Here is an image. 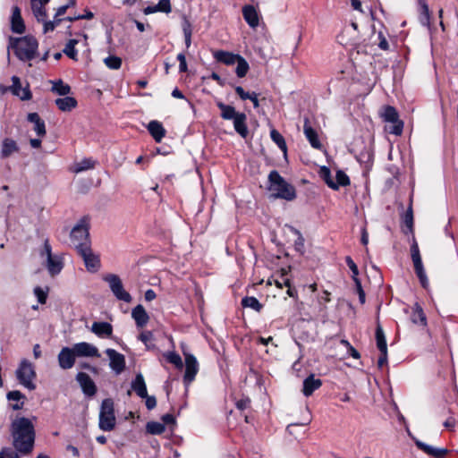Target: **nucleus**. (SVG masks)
Returning <instances> with one entry per match:
<instances>
[{"instance_id": "nucleus-5", "label": "nucleus", "mask_w": 458, "mask_h": 458, "mask_svg": "<svg viewBox=\"0 0 458 458\" xmlns=\"http://www.w3.org/2000/svg\"><path fill=\"white\" fill-rule=\"evenodd\" d=\"M15 374L18 381L23 386L29 390H34L36 388V385L33 382L36 377V372L30 361L23 359L21 361Z\"/></svg>"}, {"instance_id": "nucleus-23", "label": "nucleus", "mask_w": 458, "mask_h": 458, "mask_svg": "<svg viewBox=\"0 0 458 458\" xmlns=\"http://www.w3.org/2000/svg\"><path fill=\"white\" fill-rule=\"evenodd\" d=\"M172 11L171 2L170 0H159V2L155 5H148L143 9V13L146 15L155 13H170Z\"/></svg>"}, {"instance_id": "nucleus-4", "label": "nucleus", "mask_w": 458, "mask_h": 458, "mask_svg": "<svg viewBox=\"0 0 458 458\" xmlns=\"http://www.w3.org/2000/svg\"><path fill=\"white\" fill-rule=\"evenodd\" d=\"M115 415L114 401L111 398H106L102 401L99 411L98 426L104 431H111L115 427Z\"/></svg>"}, {"instance_id": "nucleus-13", "label": "nucleus", "mask_w": 458, "mask_h": 458, "mask_svg": "<svg viewBox=\"0 0 458 458\" xmlns=\"http://www.w3.org/2000/svg\"><path fill=\"white\" fill-rule=\"evenodd\" d=\"M76 357L73 347H63L57 356L60 368L63 369H72L75 364Z\"/></svg>"}, {"instance_id": "nucleus-46", "label": "nucleus", "mask_w": 458, "mask_h": 458, "mask_svg": "<svg viewBox=\"0 0 458 458\" xmlns=\"http://www.w3.org/2000/svg\"><path fill=\"white\" fill-rule=\"evenodd\" d=\"M146 428L147 431L152 435H160L165 430V425L157 421L148 422Z\"/></svg>"}, {"instance_id": "nucleus-60", "label": "nucleus", "mask_w": 458, "mask_h": 458, "mask_svg": "<svg viewBox=\"0 0 458 458\" xmlns=\"http://www.w3.org/2000/svg\"><path fill=\"white\" fill-rule=\"evenodd\" d=\"M378 47L382 50H387L389 48V44L382 32L378 33Z\"/></svg>"}, {"instance_id": "nucleus-56", "label": "nucleus", "mask_w": 458, "mask_h": 458, "mask_svg": "<svg viewBox=\"0 0 458 458\" xmlns=\"http://www.w3.org/2000/svg\"><path fill=\"white\" fill-rule=\"evenodd\" d=\"M145 399V404L148 410H153L157 405V400L156 397L153 395H148L147 394L146 397H143Z\"/></svg>"}, {"instance_id": "nucleus-16", "label": "nucleus", "mask_w": 458, "mask_h": 458, "mask_svg": "<svg viewBox=\"0 0 458 458\" xmlns=\"http://www.w3.org/2000/svg\"><path fill=\"white\" fill-rule=\"evenodd\" d=\"M11 30L17 34H22L25 31V24L21 17V9L17 5L12 8Z\"/></svg>"}, {"instance_id": "nucleus-27", "label": "nucleus", "mask_w": 458, "mask_h": 458, "mask_svg": "<svg viewBox=\"0 0 458 458\" xmlns=\"http://www.w3.org/2000/svg\"><path fill=\"white\" fill-rule=\"evenodd\" d=\"M18 151H19V147L14 140L10 139V138H5L2 141L1 153H0L1 158H3V159L7 158L12 154L18 152Z\"/></svg>"}, {"instance_id": "nucleus-57", "label": "nucleus", "mask_w": 458, "mask_h": 458, "mask_svg": "<svg viewBox=\"0 0 458 458\" xmlns=\"http://www.w3.org/2000/svg\"><path fill=\"white\" fill-rule=\"evenodd\" d=\"M394 125L390 130V133L394 135H401L403 132V123L402 121H398L396 123H393Z\"/></svg>"}, {"instance_id": "nucleus-52", "label": "nucleus", "mask_w": 458, "mask_h": 458, "mask_svg": "<svg viewBox=\"0 0 458 458\" xmlns=\"http://www.w3.org/2000/svg\"><path fill=\"white\" fill-rule=\"evenodd\" d=\"M1 454H3L4 458H20V456H22L18 450L11 447L2 448Z\"/></svg>"}, {"instance_id": "nucleus-49", "label": "nucleus", "mask_w": 458, "mask_h": 458, "mask_svg": "<svg viewBox=\"0 0 458 458\" xmlns=\"http://www.w3.org/2000/svg\"><path fill=\"white\" fill-rule=\"evenodd\" d=\"M64 19H61L60 16H56V14L55 15L54 17V20L53 21H46L43 22V30H44V33H47L48 31H53L55 30V28L56 26H58L61 21H63Z\"/></svg>"}, {"instance_id": "nucleus-6", "label": "nucleus", "mask_w": 458, "mask_h": 458, "mask_svg": "<svg viewBox=\"0 0 458 458\" xmlns=\"http://www.w3.org/2000/svg\"><path fill=\"white\" fill-rule=\"evenodd\" d=\"M103 280L108 284V286L118 301L130 303L132 301L131 295L125 291L121 278L115 274H107L103 276Z\"/></svg>"}, {"instance_id": "nucleus-34", "label": "nucleus", "mask_w": 458, "mask_h": 458, "mask_svg": "<svg viewBox=\"0 0 458 458\" xmlns=\"http://www.w3.org/2000/svg\"><path fill=\"white\" fill-rule=\"evenodd\" d=\"M411 319L412 323L420 325V326H426L427 325V318L423 311V309L419 303H416L414 307L412 308Z\"/></svg>"}, {"instance_id": "nucleus-58", "label": "nucleus", "mask_w": 458, "mask_h": 458, "mask_svg": "<svg viewBox=\"0 0 458 458\" xmlns=\"http://www.w3.org/2000/svg\"><path fill=\"white\" fill-rule=\"evenodd\" d=\"M411 259L412 261L414 259H418L420 257V250H419V246H418V243L416 242L415 240H413V242L411 246Z\"/></svg>"}, {"instance_id": "nucleus-36", "label": "nucleus", "mask_w": 458, "mask_h": 458, "mask_svg": "<svg viewBox=\"0 0 458 458\" xmlns=\"http://www.w3.org/2000/svg\"><path fill=\"white\" fill-rule=\"evenodd\" d=\"M31 9L38 21L44 22L47 19V12L39 0H30Z\"/></svg>"}, {"instance_id": "nucleus-61", "label": "nucleus", "mask_w": 458, "mask_h": 458, "mask_svg": "<svg viewBox=\"0 0 458 458\" xmlns=\"http://www.w3.org/2000/svg\"><path fill=\"white\" fill-rule=\"evenodd\" d=\"M234 89H235V92L237 93V95L240 97V98L242 100H246V99H248V98H250V92L245 91L242 87L236 86L234 88Z\"/></svg>"}, {"instance_id": "nucleus-32", "label": "nucleus", "mask_w": 458, "mask_h": 458, "mask_svg": "<svg viewBox=\"0 0 458 458\" xmlns=\"http://www.w3.org/2000/svg\"><path fill=\"white\" fill-rule=\"evenodd\" d=\"M216 106L221 111L220 116L224 120H233L240 112H237L233 106L226 105L221 101L216 102Z\"/></svg>"}, {"instance_id": "nucleus-10", "label": "nucleus", "mask_w": 458, "mask_h": 458, "mask_svg": "<svg viewBox=\"0 0 458 458\" xmlns=\"http://www.w3.org/2000/svg\"><path fill=\"white\" fill-rule=\"evenodd\" d=\"M79 246L80 250H78V252L83 259L87 270L89 272L98 271L100 267V260L98 257L92 253L89 246H86L81 243Z\"/></svg>"}, {"instance_id": "nucleus-37", "label": "nucleus", "mask_w": 458, "mask_h": 458, "mask_svg": "<svg viewBox=\"0 0 458 458\" xmlns=\"http://www.w3.org/2000/svg\"><path fill=\"white\" fill-rule=\"evenodd\" d=\"M377 346L380 352L387 351L386 340L382 327L378 324L376 328Z\"/></svg>"}, {"instance_id": "nucleus-41", "label": "nucleus", "mask_w": 458, "mask_h": 458, "mask_svg": "<svg viewBox=\"0 0 458 458\" xmlns=\"http://www.w3.org/2000/svg\"><path fill=\"white\" fill-rule=\"evenodd\" d=\"M52 91L60 96H67L71 91V87L64 83L62 80L53 81Z\"/></svg>"}, {"instance_id": "nucleus-12", "label": "nucleus", "mask_w": 458, "mask_h": 458, "mask_svg": "<svg viewBox=\"0 0 458 458\" xmlns=\"http://www.w3.org/2000/svg\"><path fill=\"white\" fill-rule=\"evenodd\" d=\"M76 381L80 385L82 393L87 397H93L97 393V386L91 377L85 372H79L76 375Z\"/></svg>"}, {"instance_id": "nucleus-9", "label": "nucleus", "mask_w": 458, "mask_h": 458, "mask_svg": "<svg viewBox=\"0 0 458 458\" xmlns=\"http://www.w3.org/2000/svg\"><path fill=\"white\" fill-rule=\"evenodd\" d=\"M184 361H185V372L183 375V384L186 387H188L195 379L196 375L199 372V362L196 357L189 352H186L185 350H182Z\"/></svg>"}, {"instance_id": "nucleus-14", "label": "nucleus", "mask_w": 458, "mask_h": 458, "mask_svg": "<svg viewBox=\"0 0 458 458\" xmlns=\"http://www.w3.org/2000/svg\"><path fill=\"white\" fill-rule=\"evenodd\" d=\"M77 357H100L98 349L87 342H81L72 345Z\"/></svg>"}, {"instance_id": "nucleus-35", "label": "nucleus", "mask_w": 458, "mask_h": 458, "mask_svg": "<svg viewBox=\"0 0 458 458\" xmlns=\"http://www.w3.org/2000/svg\"><path fill=\"white\" fill-rule=\"evenodd\" d=\"M403 232L405 234L413 233V212L411 202L410 203L403 217Z\"/></svg>"}, {"instance_id": "nucleus-39", "label": "nucleus", "mask_w": 458, "mask_h": 458, "mask_svg": "<svg viewBox=\"0 0 458 458\" xmlns=\"http://www.w3.org/2000/svg\"><path fill=\"white\" fill-rule=\"evenodd\" d=\"M270 138L271 140L277 145V147L284 153L287 152V146L283 135L276 131V129H272L270 131Z\"/></svg>"}, {"instance_id": "nucleus-63", "label": "nucleus", "mask_w": 458, "mask_h": 458, "mask_svg": "<svg viewBox=\"0 0 458 458\" xmlns=\"http://www.w3.org/2000/svg\"><path fill=\"white\" fill-rule=\"evenodd\" d=\"M162 421H163V424H174L175 423V418L174 417V415L170 414V413H166L165 415L162 416Z\"/></svg>"}, {"instance_id": "nucleus-45", "label": "nucleus", "mask_w": 458, "mask_h": 458, "mask_svg": "<svg viewBox=\"0 0 458 458\" xmlns=\"http://www.w3.org/2000/svg\"><path fill=\"white\" fill-rule=\"evenodd\" d=\"M77 44V39H70L64 48V53L72 60H77L78 52L75 48Z\"/></svg>"}, {"instance_id": "nucleus-8", "label": "nucleus", "mask_w": 458, "mask_h": 458, "mask_svg": "<svg viewBox=\"0 0 458 458\" xmlns=\"http://www.w3.org/2000/svg\"><path fill=\"white\" fill-rule=\"evenodd\" d=\"M40 255L41 257H46V267L51 276H56L62 271L64 267L62 259L58 255H53L52 247L48 240L44 242Z\"/></svg>"}, {"instance_id": "nucleus-64", "label": "nucleus", "mask_w": 458, "mask_h": 458, "mask_svg": "<svg viewBox=\"0 0 458 458\" xmlns=\"http://www.w3.org/2000/svg\"><path fill=\"white\" fill-rule=\"evenodd\" d=\"M412 262L414 265L415 273H421V271H424L421 258H420L418 259H414Z\"/></svg>"}, {"instance_id": "nucleus-7", "label": "nucleus", "mask_w": 458, "mask_h": 458, "mask_svg": "<svg viewBox=\"0 0 458 458\" xmlns=\"http://www.w3.org/2000/svg\"><path fill=\"white\" fill-rule=\"evenodd\" d=\"M89 218L84 216L80 219L78 224L72 228L71 232V241L77 250H80L79 245L81 243L89 246Z\"/></svg>"}, {"instance_id": "nucleus-30", "label": "nucleus", "mask_w": 458, "mask_h": 458, "mask_svg": "<svg viewBox=\"0 0 458 458\" xmlns=\"http://www.w3.org/2000/svg\"><path fill=\"white\" fill-rule=\"evenodd\" d=\"M97 161L91 157L83 158L81 161L75 163L72 167V172L80 174L84 171L95 168Z\"/></svg>"}, {"instance_id": "nucleus-3", "label": "nucleus", "mask_w": 458, "mask_h": 458, "mask_svg": "<svg viewBox=\"0 0 458 458\" xmlns=\"http://www.w3.org/2000/svg\"><path fill=\"white\" fill-rule=\"evenodd\" d=\"M11 40L14 53L20 60L26 62L35 58L38 44L33 36L27 35Z\"/></svg>"}, {"instance_id": "nucleus-43", "label": "nucleus", "mask_w": 458, "mask_h": 458, "mask_svg": "<svg viewBox=\"0 0 458 458\" xmlns=\"http://www.w3.org/2000/svg\"><path fill=\"white\" fill-rule=\"evenodd\" d=\"M235 64H237L236 69H235L236 75L239 78H243L247 74V72L250 69L249 64L241 55L239 56V58L237 59V62H235Z\"/></svg>"}, {"instance_id": "nucleus-22", "label": "nucleus", "mask_w": 458, "mask_h": 458, "mask_svg": "<svg viewBox=\"0 0 458 458\" xmlns=\"http://www.w3.org/2000/svg\"><path fill=\"white\" fill-rule=\"evenodd\" d=\"M91 331L98 337H110L113 334V327L108 322H94L91 326Z\"/></svg>"}, {"instance_id": "nucleus-2", "label": "nucleus", "mask_w": 458, "mask_h": 458, "mask_svg": "<svg viewBox=\"0 0 458 458\" xmlns=\"http://www.w3.org/2000/svg\"><path fill=\"white\" fill-rule=\"evenodd\" d=\"M269 191L275 199H282L292 201L296 198L295 188L287 182L276 170H273L268 174Z\"/></svg>"}, {"instance_id": "nucleus-44", "label": "nucleus", "mask_w": 458, "mask_h": 458, "mask_svg": "<svg viewBox=\"0 0 458 458\" xmlns=\"http://www.w3.org/2000/svg\"><path fill=\"white\" fill-rule=\"evenodd\" d=\"M165 359L171 364L174 365L177 369H182L183 366L181 356L175 352H166L163 354Z\"/></svg>"}, {"instance_id": "nucleus-55", "label": "nucleus", "mask_w": 458, "mask_h": 458, "mask_svg": "<svg viewBox=\"0 0 458 458\" xmlns=\"http://www.w3.org/2000/svg\"><path fill=\"white\" fill-rule=\"evenodd\" d=\"M177 60L179 61V72H187V64H186L185 55L183 53H179L177 55Z\"/></svg>"}, {"instance_id": "nucleus-47", "label": "nucleus", "mask_w": 458, "mask_h": 458, "mask_svg": "<svg viewBox=\"0 0 458 458\" xmlns=\"http://www.w3.org/2000/svg\"><path fill=\"white\" fill-rule=\"evenodd\" d=\"M334 184H336L338 190L340 186L349 185L350 179L344 171L338 170L335 174V180H334Z\"/></svg>"}, {"instance_id": "nucleus-1", "label": "nucleus", "mask_w": 458, "mask_h": 458, "mask_svg": "<svg viewBox=\"0 0 458 458\" xmlns=\"http://www.w3.org/2000/svg\"><path fill=\"white\" fill-rule=\"evenodd\" d=\"M10 432L13 448L21 455L30 454L35 443V428L32 421L25 417H17L11 423Z\"/></svg>"}, {"instance_id": "nucleus-19", "label": "nucleus", "mask_w": 458, "mask_h": 458, "mask_svg": "<svg viewBox=\"0 0 458 458\" xmlns=\"http://www.w3.org/2000/svg\"><path fill=\"white\" fill-rule=\"evenodd\" d=\"M131 317L135 321L137 327L142 328L144 327L149 319V317L145 310L144 307L140 304L137 305L131 310Z\"/></svg>"}, {"instance_id": "nucleus-42", "label": "nucleus", "mask_w": 458, "mask_h": 458, "mask_svg": "<svg viewBox=\"0 0 458 458\" xmlns=\"http://www.w3.org/2000/svg\"><path fill=\"white\" fill-rule=\"evenodd\" d=\"M382 116L386 122L396 123L400 121L396 109L391 106L385 107Z\"/></svg>"}, {"instance_id": "nucleus-18", "label": "nucleus", "mask_w": 458, "mask_h": 458, "mask_svg": "<svg viewBox=\"0 0 458 458\" xmlns=\"http://www.w3.org/2000/svg\"><path fill=\"white\" fill-rule=\"evenodd\" d=\"M242 15L248 25L255 29L259 26V18L256 8L253 5H245L242 8Z\"/></svg>"}, {"instance_id": "nucleus-51", "label": "nucleus", "mask_w": 458, "mask_h": 458, "mask_svg": "<svg viewBox=\"0 0 458 458\" xmlns=\"http://www.w3.org/2000/svg\"><path fill=\"white\" fill-rule=\"evenodd\" d=\"M429 19H430V15H429L428 6L426 4H423L421 5V12H420V23L424 26H428Z\"/></svg>"}, {"instance_id": "nucleus-17", "label": "nucleus", "mask_w": 458, "mask_h": 458, "mask_svg": "<svg viewBox=\"0 0 458 458\" xmlns=\"http://www.w3.org/2000/svg\"><path fill=\"white\" fill-rule=\"evenodd\" d=\"M322 386V380L316 378L314 374H310L303 380L302 393L305 396H310L316 390Z\"/></svg>"}, {"instance_id": "nucleus-31", "label": "nucleus", "mask_w": 458, "mask_h": 458, "mask_svg": "<svg viewBox=\"0 0 458 458\" xmlns=\"http://www.w3.org/2000/svg\"><path fill=\"white\" fill-rule=\"evenodd\" d=\"M56 106L63 112H70L77 106V100L72 97L65 96L64 98L55 99Z\"/></svg>"}, {"instance_id": "nucleus-28", "label": "nucleus", "mask_w": 458, "mask_h": 458, "mask_svg": "<svg viewBox=\"0 0 458 458\" xmlns=\"http://www.w3.org/2000/svg\"><path fill=\"white\" fill-rule=\"evenodd\" d=\"M27 120L34 123L33 129L38 136L42 137L46 135L45 122L40 118L38 113H30L27 116Z\"/></svg>"}, {"instance_id": "nucleus-26", "label": "nucleus", "mask_w": 458, "mask_h": 458, "mask_svg": "<svg viewBox=\"0 0 458 458\" xmlns=\"http://www.w3.org/2000/svg\"><path fill=\"white\" fill-rule=\"evenodd\" d=\"M131 387L139 397L143 398L147 396V386L141 373L136 375L135 378L131 381Z\"/></svg>"}, {"instance_id": "nucleus-50", "label": "nucleus", "mask_w": 458, "mask_h": 458, "mask_svg": "<svg viewBox=\"0 0 458 458\" xmlns=\"http://www.w3.org/2000/svg\"><path fill=\"white\" fill-rule=\"evenodd\" d=\"M345 262H346V265L348 266V267L350 268V270L352 271V278L353 281H356L358 279H360L358 277L359 276V269H358V267L357 265L354 263V261L352 260V259L350 257V256H346L345 257Z\"/></svg>"}, {"instance_id": "nucleus-29", "label": "nucleus", "mask_w": 458, "mask_h": 458, "mask_svg": "<svg viewBox=\"0 0 458 458\" xmlns=\"http://www.w3.org/2000/svg\"><path fill=\"white\" fill-rule=\"evenodd\" d=\"M148 130L157 142H160L165 135V130L158 121L149 122Z\"/></svg>"}, {"instance_id": "nucleus-53", "label": "nucleus", "mask_w": 458, "mask_h": 458, "mask_svg": "<svg viewBox=\"0 0 458 458\" xmlns=\"http://www.w3.org/2000/svg\"><path fill=\"white\" fill-rule=\"evenodd\" d=\"M34 294L40 304H45L47 299V290L45 291L43 288L37 286L34 288Z\"/></svg>"}, {"instance_id": "nucleus-48", "label": "nucleus", "mask_w": 458, "mask_h": 458, "mask_svg": "<svg viewBox=\"0 0 458 458\" xmlns=\"http://www.w3.org/2000/svg\"><path fill=\"white\" fill-rule=\"evenodd\" d=\"M105 64L113 70H117L122 65V59L115 55H109L104 59Z\"/></svg>"}, {"instance_id": "nucleus-25", "label": "nucleus", "mask_w": 458, "mask_h": 458, "mask_svg": "<svg viewBox=\"0 0 458 458\" xmlns=\"http://www.w3.org/2000/svg\"><path fill=\"white\" fill-rule=\"evenodd\" d=\"M6 397L8 399V401L10 402V407L13 410L18 411V410L22 409L23 404H24L25 395L23 394H21L20 391H18V390L10 391L9 393H7Z\"/></svg>"}, {"instance_id": "nucleus-40", "label": "nucleus", "mask_w": 458, "mask_h": 458, "mask_svg": "<svg viewBox=\"0 0 458 458\" xmlns=\"http://www.w3.org/2000/svg\"><path fill=\"white\" fill-rule=\"evenodd\" d=\"M319 176L320 178L327 183V185L331 188L332 190L336 191L337 186L336 184H334V180L331 174V171L327 166H322L319 170Z\"/></svg>"}, {"instance_id": "nucleus-59", "label": "nucleus", "mask_w": 458, "mask_h": 458, "mask_svg": "<svg viewBox=\"0 0 458 458\" xmlns=\"http://www.w3.org/2000/svg\"><path fill=\"white\" fill-rule=\"evenodd\" d=\"M419 280H420V283L421 284V286L425 289L428 288V277H427V275H426V272L425 270L424 271H421V273H416Z\"/></svg>"}, {"instance_id": "nucleus-62", "label": "nucleus", "mask_w": 458, "mask_h": 458, "mask_svg": "<svg viewBox=\"0 0 458 458\" xmlns=\"http://www.w3.org/2000/svg\"><path fill=\"white\" fill-rule=\"evenodd\" d=\"M182 31L183 35L185 36H191L192 30H191V25L188 20H184V22L182 24Z\"/></svg>"}, {"instance_id": "nucleus-15", "label": "nucleus", "mask_w": 458, "mask_h": 458, "mask_svg": "<svg viewBox=\"0 0 458 458\" xmlns=\"http://www.w3.org/2000/svg\"><path fill=\"white\" fill-rule=\"evenodd\" d=\"M303 132L310 142V146L313 148L316 149H321L322 144L319 140L318 134L316 130H314L310 123V120L308 118L304 119V124H303Z\"/></svg>"}, {"instance_id": "nucleus-38", "label": "nucleus", "mask_w": 458, "mask_h": 458, "mask_svg": "<svg viewBox=\"0 0 458 458\" xmlns=\"http://www.w3.org/2000/svg\"><path fill=\"white\" fill-rule=\"evenodd\" d=\"M242 305L243 308H250L257 312H259L263 308V305L259 301V300L253 296H246L242 298Z\"/></svg>"}, {"instance_id": "nucleus-33", "label": "nucleus", "mask_w": 458, "mask_h": 458, "mask_svg": "<svg viewBox=\"0 0 458 458\" xmlns=\"http://www.w3.org/2000/svg\"><path fill=\"white\" fill-rule=\"evenodd\" d=\"M13 85L11 86V90L13 95L20 96L22 100H29L31 98V92L28 89H24L23 94L20 95V90L21 89V84L20 79L17 76L12 77Z\"/></svg>"}, {"instance_id": "nucleus-11", "label": "nucleus", "mask_w": 458, "mask_h": 458, "mask_svg": "<svg viewBox=\"0 0 458 458\" xmlns=\"http://www.w3.org/2000/svg\"><path fill=\"white\" fill-rule=\"evenodd\" d=\"M109 358V367L115 373L120 375L125 369V357L114 349L108 348L105 351Z\"/></svg>"}, {"instance_id": "nucleus-21", "label": "nucleus", "mask_w": 458, "mask_h": 458, "mask_svg": "<svg viewBox=\"0 0 458 458\" xmlns=\"http://www.w3.org/2000/svg\"><path fill=\"white\" fill-rule=\"evenodd\" d=\"M232 121L233 123L235 131L242 138H246L249 134L246 114L244 113H240Z\"/></svg>"}, {"instance_id": "nucleus-54", "label": "nucleus", "mask_w": 458, "mask_h": 458, "mask_svg": "<svg viewBox=\"0 0 458 458\" xmlns=\"http://www.w3.org/2000/svg\"><path fill=\"white\" fill-rule=\"evenodd\" d=\"M353 282L355 284V288H356L357 293L359 295V301L361 304H364L365 301H366V296H365V292L361 285V282L360 279L353 281Z\"/></svg>"}, {"instance_id": "nucleus-20", "label": "nucleus", "mask_w": 458, "mask_h": 458, "mask_svg": "<svg viewBox=\"0 0 458 458\" xmlns=\"http://www.w3.org/2000/svg\"><path fill=\"white\" fill-rule=\"evenodd\" d=\"M415 445L420 450L435 458H443L447 453V450L445 448H437L420 440H416Z\"/></svg>"}, {"instance_id": "nucleus-24", "label": "nucleus", "mask_w": 458, "mask_h": 458, "mask_svg": "<svg viewBox=\"0 0 458 458\" xmlns=\"http://www.w3.org/2000/svg\"><path fill=\"white\" fill-rule=\"evenodd\" d=\"M213 56L219 63L225 64L226 65H233L235 64V62H237L240 55L224 50H217L213 53Z\"/></svg>"}]
</instances>
